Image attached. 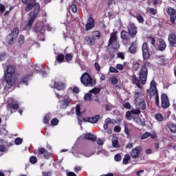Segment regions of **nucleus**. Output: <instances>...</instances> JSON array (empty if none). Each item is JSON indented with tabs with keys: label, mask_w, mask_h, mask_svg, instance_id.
<instances>
[{
	"label": "nucleus",
	"mask_w": 176,
	"mask_h": 176,
	"mask_svg": "<svg viewBox=\"0 0 176 176\" xmlns=\"http://www.w3.org/2000/svg\"><path fill=\"white\" fill-rule=\"evenodd\" d=\"M21 2L23 5L26 6L25 7V12H26V13H28L30 10H32L29 13V21L23 28L24 31H30V30L32 28V25L35 22L36 17H38V14H39L41 5H39V3H36V0H21Z\"/></svg>",
	"instance_id": "nucleus-1"
},
{
	"label": "nucleus",
	"mask_w": 176,
	"mask_h": 176,
	"mask_svg": "<svg viewBox=\"0 0 176 176\" xmlns=\"http://www.w3.org/2000/svg\"><path fill=\"white\" fill-rule=\"evenodd\" d=\"M148 68H151L152 63L148 61H144L139 72V79L142 85H145L146 83V79H148Z\"/></svg>",
	"instance_id": "nucleus-2"
},
{
	"label": "nucleus",
	"mask_w": 176,
	"mask_h": 176,
	"mask_svg": "<svg viewBox=\"0 0 176 176\" xmlns=\"http://www.w3.org/2000/svg\"><path fill=\"white\" fill-rule=\"evenodd\" d=\"M16 72V68L13 65H10L6 67V70L4 72V78L8 86H14V81L13 80V75Z\"/></svg>",
	"instance_id": "nucleus-3"
},
{
	"label": "nucleus",
	"mask_w": 176,
	"mask_h": 176,
	"mask_svg": "<svg viewBox=\"0 0 176 176\" xmlns=\"http://www.w3.org/2000/svg\"><path fill=\"white\" fill-rule=\"evenodd\" d=\"M80 82L84 85V86H85V87H93L94 86H96V84L97 83V80H96V79H93L91 76H90L87 72L84 73L81 76Z\"/></svg>",
	"instance_id": "nucleus-4"
},
{
	"label": "nucleus",
	"mask_w": 176,
	"mask_h": 176,
	"mask_svg": "<svg viewBox=\"0 0 176 176\" xmlns=\"http://www.w3.org/2000/svg\"><path fill=\"white\" fill-rule=\"evenodd\" d=\"M142 52L144 61H148V60L151 59V53L149 52V47L147 43L142 44Z\"/></svg>",
	"instance_id": "nucleus-5"
},
{
	"label": "nucleus",
	"mask_w": 176,
	"mask_h": 176,
	"mask_svg": "<svg viewBox=\"0 0 176 176\" xmlns=\"http://www.w3.org/2000/svg\"><path fill=\"white\" fill-rule=\"evenodd\" d=\"M127 30L129 36L132 39H134V37L137 36V34L138 33V31L137 30L138 28L135 26V24H134V23H129L127 25Z\"/></svg>",
	"instance_id": "nucleus-6"
},
{
	"label": "nucleus",
	"mask_w": 176,
	"mask_h": 176,
	"mask_svg": "<svg viewBox=\"0 0 176 176\" xmlns=\"http://www.w3.org/2000/svg\"><path fill=\"white\" fill-rule=\"evenodd\" d=\"M108 46H112L113 49L118 48V36L116 35V32L111 33Z\"/></svg>",
	"instance_id": "nucleus-7"
},
{
	"label": "nucleus",
	"mask_w": 176,
	"mask_h": 176,
	"mask_svg": "<svg viewBox=\"0 0 176 176\" xmlns=\"http://www.w3.org/2000/svg\"><path fill=\"white\" fill-rule=\"evenodd\" d=\"M146 93L150 96V97H153L155 94L159 93L157 88L156 87V82L153 80L151 82L150 89H146Z\"/></svg>",
	"instance_id": "nucleus-8"
},
{
	"label": "nucleus",
	"mask_w": 176,
	"mask_h": 176,
	"mask_svg": "<svg viewBox=\"0 0 176 176\" xmlns=\"http://www.w3.org/2000/svg\"><path fill=\"white\" fill-rule=\"evenodd\" d=\"M121 39L122 40L123 45L127 46L130 43V34L126 30H122L120 33Z\"/></svg>",
	"instance_id": "nucleus-9"
},
{
	"label": "nucleus",
	"mask_w": 176,
	"mask_h": 176,
	"mask_svg": "<svg viewBox=\"0 0 176 176\" xmlns=\"http://www.w3.org/2000/svg\"><path fill=\"white\" fill-rule=\"evenodd\" d=\"M141 152H142V147H141V146H138L131 151V157L132 159H138Z\"/></svg>",
	"instance_id": "nucleus-10"
},
{
	"label": "nucleus",
	"mask_w": 176,
	"mask_h": 176,
	"mask_svg": "<svg viewBox=\"0 0 176 176\" xmlns=\"http://www.w3.org/2000/svg\"><path fill=\"white\" fill-rule=\"evenodd\" d=\"M31 80V75L26 74L23 76L20 80L18 81L17 87H20V85H25V86H28V82Z\"/></svg>",
	"instance_id": "nucleus-11"
},
{
	"label": "nucleus",
	"mask_w": 176,
	"mask_h": 176,
	"mask_svg": "<svg viewBox=\"0 0 176 176\" xmlns=\"http://www.w3.org/2000/svg\"><path fill=\"white\" fill-rule=\"evenodd\" d=\"M161 105L164 109L168 108L170 107V100H168V96L166 94H163L161 96Z\"/></svg>",
	"instance_id": "nucleus-12"
},
{
	"label": "nucleus",
	"mask_w": 176,
	"mask_h": 176,
	"mask_svg": "<svg viewBox=\"0 0 176 176\" xmlns=\"http://www.w3.org/2000/svg\"><path fill=\"white\" fill-rule=\"evenodd\" d=\"M168 41L170 47H176V34L171 32L168 36Z\"/></svg>",
	"instance_id": "nucleus-13"
},
{
	"label": "nucleus",
	"mask_w": 176,
	"mask_h": 176,
	"mask_svg": "<svg viewBox=\"0 0 176 176\" xmlns=\"http://www.w3.org/2000/svg\"><path fill=\"white\" fill-rule=\"evenodd\" d=\"M52 89H56L59 91H62L63 90H65V84L63 82H57L54 81V86H51Z\"/></svg>",
	"instance_id": "nucleus-14"
},
{
	"label": "nucleus",
	"mask_w": 176,
	"mask_h": 176,
	"mask_svg": "<svg viewBox=\"0 0 176 176\" xmlns=\"http://www.w3.org/2000/svg\"><path fill=\"white\" fill-rule=\"evenodd\" d=\"M100 119V115L94 116V117H87L82 118V122H87L88 123H97Z\"/></svg>",
	"instance_id": "nucleus-15"
},
{
	"label": "nucleus",
	"mask_w": 176,
	"mask_h": 176,
	"mask_svg": "<svg viewBox=\"0 0 176 176\" xmlns=\"http://www.w3.org/2000/svg\"><path fill=\"white\" fill-rule=\"evenodd\" d=\"M91 28H94V19L92 16H89L85 25V30L86 31H89Z\"/></svg>",
	"instance_id": "nucleus-16"
},
{
	"label": "nucleus",
	"mask_w": 176,
	"mask_h": 176,
	"mask_svg": "<svg viewBox=\"0 0 176 176\" xmlns=\"http://www.w3.org/2000/svg\"><path fill=\"white\" fill-rule=\"evenodd\" d=\"M60 109H67V107H69V104H71V101L68 98H64L59 101Z\"/></svg>",
	"instance_id": "nucleus-17"
},
{
	"label": "nucleus",
	"mask_w": 176,
	"mask_h": 176,
	"mask_svg": "<svg viewBox=\"0 0 176 176\" xmlns=\"http://www.w3.org/2000/svg\"><path fill=\"white\" fill-rule=\"evenodd\" d=\"M144 97V94L142 92L140 91H135L134 93V102L135 105L138 104L140 101L142 100V98Z\"/></svg>",
	"instance_id": "nucleus-18"
},
{
	"label": "nucleus",
	"mask_w": 176,
	"mask_h": 176,
	"mask_svg": "<svg viewBox=\"0 0 176 176\" xmlns=\"http://www.w3.org/2000/svg\"><path fill=\"white\" fill-rule=\"evenodd\" d=\"M17 39L16 36H14L13 34H8L6 37V41L8 45H14V41Z\"/></svg>",
	"instance_id": "nucleus-19"
},
{
	"label": "nucleus",
	"mask_w": 176,
	"mask_h": 176,
	"mask_svg": "<svg viewBox=\"0 0 176 176\" xmlns=\"http://www.w3.org/2000/svg\"><path fill=\"white\" fill-rule=\"evenodd\" d=\"M166 47H167V44H166V41H164V39L160 38L158 50H160V52H164V50H166Z\"/></svg>",
	"instance_id": "nucleus-20"
},
{
	"label": "nucleus",
	"mask_w": 176,
	"mask_h": 176,
	"mask_svg": "<svg viewBox=\"0 0 176 176\" xmlns=\"http://www.w3.org/2000/svg\"><path fill=\"white\" fill-rule=\"evenodd\" d=\"M131 81L133 85H136V86L139 88L141 89V82H140V80L138 78H137V76L135 74H133L131 76Z\"/></svg>",
	"instance_id": "nucleus-21"
},
{
	"label": "nucleus",
	"mask_w": 176,
	"mask_h": 176,
	"mask_svg": "<svg viewBox=\"0 0 176 176\" xmlns=\"http://www.w3.org/2000/svg\"><path fill=\"white\" fill-rule=\"evenodd\" d=\"M85 140H87L88 141H91L92 142H96L97 141V137L94 136L92 133H87L85 136Z\"/></svg>",
	"instance_id": "nucleus-22"
},
{
	"label": "nucleus",
	"mask_w": 176,
	"mask_h": 176,
	"mask_svg": "<svg viewBox=\"0 0 176 176\" xmlns=\"http://www.w3.org/2000/svg\"><path fill=\"white\" fill-rule=\"evenodd\" d=\"M85 40L87 41V45L89 46H93L96 43V40L94 37L87 36H85Z\"/></svg>",
	"instance_id": "nucleus-23"
},
{
	"label": "nucleus",
	"mask_w": 176,
	"mask_h": 176,
	"mask_svg": "<svg viewBox=\"0 0 176 176\" xmlns=\"http://www.w3.org/2000/svg\"><path fill=\"white\" fill-rule=\"evenodd\" d=\"M129 52L131 54H135L137 53V45L133 42L129 47Z\"/></svg>",
	"instance_id": "nucleus-24"
},
{
	"label": "nucleus",
	"mask_w": 176,
	"mask_h": 176,
	"mask_svg": "<svg viewBox=\"0 0 176 176\" xmlns=\"http://www.w3.org/2000/svg\"><path fill=\"white\" fill-rule=\"evenodd\" d=\"M138 104L142 111H145V109H146V102H145V100L142 99Z\"/></svg>",
	"instance_id": "nucleus-25"
},
{
	"label": "nucleus",
	"mask_w": 176,
	"mask_h": 176,
	"mask_svg": "<svg viewBox=\"0 0 176 176\" xmlns=\"http://www.w3.org/2000/svg\"><path fill=\"white\" fill-rule=\"evenodd\" d=\"M91 97H93V94L91 92L87 93L84 96V100L87 102L93 101V98Z\"/></svg>",
	"instance_id": "nucleus-26"
},
{
	"label": "nucleus",
	"mask_w": 176,
	"mask_h": 176,
	"mask_svg": "<svg viewBox=\"0 0 176 176\" xmlns=\"http://www.w3.org/2000/svg\"><path fill=\"white\" fill-rule=\"evenodd\" d=\"M8 105L9 108H12V109H14V110L19 109V108H20L19 103L8 102Z\"/></svg>",
	"instance_id": "nucleus-27"
},
{
	"label": "nucleus",
	"mask_w": 176,
	"mask_h": 176,
	"mask_svg": "<svg viewBox=\"0 0 176 176\" xmlns=\"http://www.w3.org/2000/svg\"><path fill=\"white\" fill-rule=\"evenodd\" d=\"M92 38L96 39H100L101 38V33L99 31H94L92 33Z\"/></svg>",
	"instance_id": "nucleus-28"
},
{
	"label": "nucleus",
	"mask_w": 176,
	"mask_h": 176,
	"mask_svg": "<svg viewBox=\"0 0 176 176\" xmlns=\"http://www.w3.org/2000/svg\"><path fill=\"white\" fill-rule=\"evenodd\" d=\"M69 10H71L73 13H76L78 12V6L75 3H72L69 6Z\"/></svg>",
	"instance_id": "nucleus-29"
},
{
	"label": "nucleus",
	"mask_w": 176,
	"mask_h": 176,
	"mask_svg": "<svg viewBox=\"0 0 176 176\" xmlns=\"http://www.w3.org/2000/svg\"><path fill=\"white\" fill-rule=\"evenodd\" d=\"M148 41L153 47H156V38L155 37L149 36L148 37Z\"/></svg>",
	"instance_id": "nucleus-30"
},
{
	"label": "nucleus",
	"mask_w": 176,
	"mask_h": 176,
	"mask_svg": "<svg viewBox=\"0 0 176 176\" xmlns=\"http://www.w3.org/2000/svg\"><path fill=\"white\" fill-rule=\"evenodd\" d=\"M166 12L168 13V14L169 16H175V14H176V10H174V8H168L166 10Z\"/></svg>",
	"instance_id": "nucleus-31"
},
{
	"label": "nucleus",
	"mask_w": 176,
	"mask_h": 176,
	"mask_svg": "<svg viewBox=\"0 0 176 176\" xmlns=\"http://www.w3.org/2000/svg\"><path fill=\"white\" fill-rule=\"evenodd\" d=\"M168 129H169L170 131L173 133H176V125L175 124H168Z\"/></svg>",
	"instance_id": "nucleus-32"
},
{
	"label": "nucleus",
	"mask_w": 176,
	"mask_h": 176,
	"mask_svg": "<svg viewBox=\"0 0 176 176\" xmlns=\"http://www.w3.org/2000/svg\"><path fill=\"white\" fill-rule=\"evenodd\" d=\"M43 123L44 124H49V122H50V114L47 113L43 118Z\"/></svg>",
	"instance_id": "nucleus-33"
},
{
	"label": "nucleus",
	"mask_w": 176,
	"mask_h": 176,
	"mask_svg": "<svg viewBox=\"0 0 176 176\" xmlns=\"http://www.w3.org/2000/svg\"><path fill=\"white\" fill-rule=\"evenodd\" d=\"M132 68L134 71H138V68H140V62L133 61L132 63Z\"/></svg>",
	"instance_id": "nucleus-34"
},
{
	"label": "nucleus",
	"mask_w": 176,
	"mask_h": 176,
	"mask_svg": "<svg viewBox=\"0 0 176 176\" xmlns=\"http://www.w3.org/2000/svg\"><path fill=\"white\" fill-rule=\"evenodd\" d=\"M125 118L126 120H131L133 119V112L131 111H126Z\"/></svg>",
	"instance_id": "nucleus-35"
},
{
	"label": "nucleus",
	"mask_w": 176,
	"mask_h": 176,
	"mask_svg": "<svg viewBox=\"0 0 176 176\" xmlns=\"http://www.w3.org/2000/svg\"><path fill=\"white\" fill-rule=\"evenodd\" d=\"M101 91V89L98 87H94L91 90L89 91V93H91V94H100Z\"/></svg>",
	"instance_id": "nucleus-36"
},
{
	"label": "nucleus",
	"mask_w": 176,
	"mask_h": 176,
	"mask_svg": "<svg viewBox=\"0 0 176 176\" xmlns=\"http://www.w3.org/2000/svg\"><path fill=\"white\" fill-rule=\"evenodd\" d=\"M136 19L138 20V23H140V24H143L144 21V16H142V15H141V14L140 13L137 14Z\"/></svg>",
	"instance_id": "nucleus-37"
},
{
	"label": "nucleus",
	"mask_w": 176,
	"mask_h": 176,
	"mask_svg": "<svg viewBox=\"0 0 176 176\" xmlns=\"http://www.w3.org/2000/svg\"><path fill=\"white\" fill-rule=\"evenodd\" d=\"M64 58H65V56L63 54H60L56 57V61L58 63H63L64 61Z\"/></svg>",
	"instance_id": "nucleus-38"
},
{
	"label": "nucleus",
	"mask_w": 176,
	"mask_h": 176,
	"mask_svg": "<svg viewBox=\"0 0 176 176\" xmlns=\"http://www.w3.org/2000/svg\"><path fill=\"white\" fill-rule=\"evenodd\" d=\"M43 157L46 160H49V159H51V157H53V154L51 153H48L47 151H45L43 154Z\"/></svg>",
	"instance_id": "nucleus-39"
},
{
	"label": "nucleus",
	"mask_w": 176,
	"mask_h": 176,
	"mask_svg": "<svg viewBox=\"0 0 176 176\" xmlns=\"http://www.w3.org/2000/svg\"><path fill=\"white\" fill-rule=\"evenodd\" d=\"M130 155L126 154L123 158V164H129V161L130 160Z\"/></svg>",
	"instance_id": "nucleus-40"
},
{
	"label": "nucleus",
	"mask_w": 176,
	"mask_h": 176,
	"mask_svg": "<svg viewBox=\"0 0 176 176\" xmlns=\"http://www.w3.org/2000/svg\"><path fill=\"white\" fill-rule=\"evenodd\" d=\"M25 41V37H24L23 35H21L18 40V43L21 46L22 45H24V42Z\"/></svg>",
	"instance_id": "nucleus-41"
},
{
	"label": "nucleus",
	"mask_w": 176,
	"mask_h": 176,
	"mask_svg": "<svg viewBox=\"0 0 176 176\" xmlns=\"http://www.w3.org/2000/svg\"><path fill=\"white\" fill-rule=\"evenodd\" d=\"M30 163H31V164H36V163H38V158L35 156H31L30 157Z\"/></svg>",
	"instance_id": "nucleus-42"
},
{
	"label": "nucleus",
	"mask_w": 176,
	"mask_h": 176,
	"mask_svg": "<svg viewBox=\"0 0 176 176\" xmlns=\"http://www.w3.org/2000/svg\"><path fill=\"white\" fill-rule=\"evenodd\" d=\"M131 111L133 115H140L141 113V109L140 108L133 109Z\"/></svg>",
	"instance_id": "nucleus-43"
},
{
	"label": "nucleus",
	"mask_w": 176,
	"mask_h": 176,
	"mask_svg": "<svg viewBox=\"0 0 176 176\" xmlns=\"http://www.w3.org/2000/svg\"><path fill=\"white\" fill-rule=\"evenodd\" d=\"M155 119L158 122H163V115L162 113H157L155 115Z\"/></svg>",
	"instance_id": "nucleus-44"
},
{
	"label": "nucleus",
	"mask_w": 176,
	"mask_h": 176,
	"mask_svg": "<svg viewBox=\"0 0 176 176\" xmlns=\"http://www.w3.org/2000/svg\"><path fill=\"white\" fill-rule=\"evenodd\" d=\"M76 113L77 116H80L82 115V113L80 112V105L77 104L76 107Z\"/></svg>",
	"instance_id": "nucleus-45"
},
{
	"label": "nucleus",
	"mask_w": 176,
	"mask_h": 176,
	"mask_svg": "<svg viewBox=\"0 0 176 176\" xmlns=\"http://www.w3.org/2000/svg\"><path fill=\"white\" fill-rule=\"evenodd\" d=\"M112 146L113 148H120L119 141L118 140H114L112 141Z\"/></svg>",
	"instance_id": "nucleus-46"
},
{
	"label": "nucleus",
	"mask_w": 176,
	"mask_h": 176,
	"mask_svg": "<svg viewBox=\"0 0 176 176\" xmlns=\"http://www.w3.org/2000/svg\"><path fill=\"white\" fill-rule=\"evenodd\" d=\"M155 94V105H157V107H160V102L159 100V92Z\"/></svg>",
	"instance_id": "nucleus-47"
},
{
	"label": "nucleus",
	"mask_w": 176,
	"mask_h": 176,
	"mask_svg": "<svg viewBox=\"0 0 176 176\" xmlns=\"http://www.w3.org/2000/svg\"><path fill=\"white\" fill-rule=\"evenodd\" d=\"M109 72H111L112 74H119V71L112 66L109 67Z\"/></svg>",
	"instance_id": "nucleus-48"
},
{
	"label": "nucleus",
	"mask_w": 176,
	"mask_h": 176,
	"mask_svg": "<svg viewBox=\"0 0 176 176\" xmlns=\"http://www.w3.org/2000/svg\"><path fill=\"white\" fill-rule=\"evenodd\" d=\"M45 152H46V149H45V148H43V147L38 148V154L39 155H44L45 153Z\"/></svg>",
	"instance_id": "nucleus-49"
},
{
	"label": "nucleus",
	"mask_w": 176,
	"mask_h": 176,
	"mask_svg": "<svg viewBox=\"0 0 176 176\" xmlns=\"http://www.w3.org/2000/svg\"><path fill=\"white\" fill-rule=\"evenodd\" d=\"M72 58H73V56L71 54H66L65 60L67 61V63H68L69 61H72Z\"/></svg>",
	"instance_id": "nucleus-50"
},
{
	"label": "nucleus",
	"mask_w": 176,
	"mask_h": 176,
	"mask_svg": "<svg viewBox=\"0 0 176 176\" xmlns=\"http://www.w3.org/2000/svg\"><path fill=\"white\" fill-rule=\"evenodd\" d=\"M15 145H21L23 144V140L20 138H16L14 140Z\"/></svg>",
	"instance_id": "nucleus-51"
},
{
	"label": "nucleus",
	"mask_w": 176,
	"mask_h": 176,
	"mask_svg": "<svg viewBox=\"0 0 176 176\" xmlns=\"http://www.w3.org/2000/svg\"><path fill=\"white\" fill-rule=\"evenodd\" d=\"M159 63L160 65H167V60L164 58H160Z\"/></svg>",
	"instance_id": "nucleus-52"
},
{
	"label": "nucleus",
	"mask_w": 176,
	"mask_h": 176,
	"mask_svg": "<svg viewBox=\"0 0 176 176\" xmlns=\"http://www.w3.org/2000/svg\"><path fill=\"white\" fill-rule=\"evenodd\" d=\"M123 108H125V109H131V104L129 102H126L123 104Z\"/></svg>",
	"instance_id": "nucleus-53"
},
{
	"label": "nucleus",
	"mask_w": 176,
	"mask_h": 176,
	"mask_svg": "<svg viewBox=\"0 0 176 176\" xmlns=\"http://www.w3.org/2000/svg\"><path fill=\"white\" fill-rule=\"evenodd\" d=\"M58 119L57 118H53L52 120H51V124H52V126H57V124H58Z\"/></svg>",
	"instance_id": "nucleus-54"
},
{
	"label": "nucleus",
	"mask_w": 176,
	"mask_h": 176,
	"mask_svg": "<svg viewBox=\"0 0 176 176\" xmlns=\"http://www.w3.org/2000/svg\"><path fill=\"white\" fill-rule=\"evenodd\" d=\"M10 34H12L15 36H16V37L19 36V28H14L12 33Z\"/></svg>",
	"instance_id": "nucleus-55"
},
{
	"label": "nucleus",
	"mask_w": 176,
	"mask_h": 176,
	"mask_svg": "<svg viewBox=\"0 0 176 176\" xmlns=\"http://www.w3.org/2000/svg\"><path fill=\"white\" fill-rule=\"evenodd\" d=\"M149 12H150L151 14H153V16H155V14L157 13V10H156L153 8H149Z\"/></svg>",
	"instance_id": "nucleus-56"
},
{
	"label": "nucleus",
	"mask_w": 176,
	"mask_h": 176,
	"mask_svg": "<svg viewBox=\"0 0 176 176\" xmlns=\"http://www.w3.org/2000/svg\"><path fill=\"white\" fill-rule=\"evenodd\" d=\"M111 85H118V80L116 77H112L111 78Z\"/></svg>",
	"instance_id": "nucleus-57"
},
{
	"label": "nucleus",
	"mask_w": 176,
	"mask_h": 176,
	"mask_svg": "<svg viewBox=\"0 0 176 176\" xmlns=\"http://www.w3.org/2000/svg\"><path fill=\"white\" fill-rule=\"evenodd\" d=\"M114 160L116 162H120V160H122V156L120 155V154H116L114 156Z\"/></svg>",
	"instance_id": "nucleus-58"
},
{
	"label": "nucleus",
	"mask_w": 176,
	"mask_h": 176,
	"mask_svg": "<svg viewBox=\"0 0 176 176\" xmlns=\"http://www.w3.org/2000/svg\"><path fill=\"white\" fill-rule=\"evenodd\" d=\"M150 133L149 132H145L141 137V140H146L148 137H149Z\"/></svg>",
	"instance_id": "nucleus-59"
},
{
	"label": "nucleus",
	"mask_w": 176,
	"mask_h": 176,
	"mask_svg": "<svg viewBox=\"0 0 176 176\" xmlns=\"http://www.w3.org/2000/svg\"><path fill=\"white\" fill-rule=\"evenodd\" d=\"M124 68V66L122 64H117L116 65V69L117 70L118 69L119 71H123Z\"/></svg>",
	"instance_id": "nucleus-60"
},
{
	"label": "nucleus",
	"mask_w": 176,
	"mask_h": 176,
	"mask_svg": "<svg viewBox=\"0 0 176 176\" xmlns=\"http://www.w3.org/2000/svg\"><path fill=\"white\" fill-rule=\"evenodd\" d=\"M94 67L96 71H101V66L100 65L99 63L96 62L94 63Z\"/></svg>",
	"instance_id": "nucleus-61"
},
{
	"label": "nucleus",
	"mask_w": 176,
	"mask_h": 176,
	"mask_svg": "<svg viewBox=\"0 0 176 176\" xmlns=\"http://www.w3.org/2000/svg\"><path fill=\"white\" fill-rule=\"evenodd\" d=\"M175 20H176V15L174 16V15H172L170 16V21L172 24H175Z\"/></svg>",
	"instance_id": "nucleus-62"
},
{
	"label": "nucleus",
	"mask_w": 176,
	"mask_h": 176,
	"mask_svg": "<svg viewBox=\"0 0 176 176\" xmlns=\"http://www.w3.org/2000/svg\"><path fill=\"white\" fill-rule=\"evenodd\" d=\"M113 130L115 133H120V131H122V128H120V126H116Z\"/></svg>",
	"instance_id": "nucleus-63"
},
{
	"label": "nucleus",
	"mask_w": 176,
	"mask_h": 176,
	"mask_svg": "<svg viewBox=\"0 0 176 176\" xmlns=\"http://www.w3.org/2000/svg\"><path fill=\"white\" fill-rule=\"evenodd\" d=\"M42 175L43 176H52V172H50V171H43Z\"/></svg>",
	"instance_id": "nucleus-64"
}]
</instances>
